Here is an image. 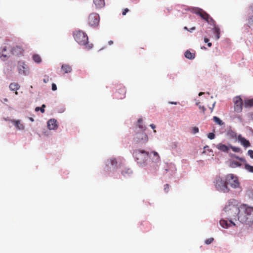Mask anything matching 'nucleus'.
Segmentation results:
<instances>
[{"mask_svg": "<svg viewBox=\"0 0 253 253\" xmlns=\"http://www.w3.org/2000/svg\"><path fill=\"white\" fill-rule=\"evenodd\" d=\"M30 120L32 122H33V121H34V119H33V118H31L30 119Z\"/></svg>", "mask_w": 253, "mask_h": 253, "instance_id": "obj_57", "label": "nucleus"}, {"mask_svg": "<svg viewBox=\"0 0 253 253\" xmlns=\"http://www.w3.org/2000/svg\"><path fill=\"white\" fill-rule=\"evenodd\" d=\"M230 148L232 149V150L233 152H235L238 153V152H241V148H239V147H234V146H230Z\"/></svg>", "mask_w": 253, "mask_h": 253, "instance_id": "obj_33", "label": "nucleus"}, {"mask_svg": "<svg viewBox=\"0 0 253 253\" xmlns=\"http://www.w3.org/2000/svg\"><path fill=\"white\" fill-rule=\"evenodd\" d=\"M23 49L19 46L14 47L12 49V53L16 56L21 55L23 53Z\"/></svg>", "mask_w": 253, "mask_h": 253, "instance_id": "obj_17", "label": "nucleus"}, {"mask_svg": "<svg viewBox=\"0 0 253 253\" xmlns=\"http://www.w3.org/2000/svg\"><path fill=\"white\" fill-rule=\"evenodd\" d=\"M209 40L208 38H205L204 39V42H209Z\"/></svg>", "mask_w": 253, "mask_h": 253, "instance_id": "obj_50", "label": "nucleus"}, {"mask_svg": "<svg viewBox=\"0 0 253 253\" xmlns=\"http://www.w3.org/2000/svg\"><path fill=\"white\" fill-rule=\"evenodd\" d=\"M213 120L215 123L220 126H222L223 125H224V123L222 122V121L216 116H214L213 117Z\"/></svg>", "mask_w": 253, "mask_h": 253, "instance_id": "obj_31", "label": "nucleus"}, {"mask_svg": "<svg viewBox=\"0 0 253 253\" xmlns=\"http://www.w3.org/2000/svg\"><path fill=\"white\" fill-rule=\"evenodd\" d=\"M150 126L152 128H153L154 129V132H156V130H155V128H156V126L154 124H151L150 125Z\"/></svg>", "mask_w": 253, "mask_h": 253, "instance_id": "obj_45", "label": "nucleus"}, {"mask_svg": "<svg viewBox=\"0 0 253 253\" xmlns=\"http://www.w3.org/2000/svg\"><path fill=\"white\" fill-rule=\"evenodd\" d=\"M226 136L230 139H236L237 140L238 135H237L236 132L230 129H228L226 133Z\"/></svg>", "mask_w": 253, "mask_h": 253, "instance_id": "obj_16", "label": "nucleus"}, {"mask_svg": "<svg viewBox=\"0 0 253 253\" xmlns=\"http://www.w3.org/2000/svg\"><path fill=\"white\" fill-rule=\"evenodd\" d=\"M171 104H176V102H170Z\"/></svg>", "mask_w": 253, "mask_h": 253, "instance_id": "obj_56", "label": "nucleus"}, {"mask_svg": "<svg viewBox=\"0 0 253 253\" xmlns=\"http://www.w3.org/2000/svg\"><path fill=\"white\" fill-rule=\"evenodd\" d=\"M122 173L123 174V175H125V173H124V171H123Z\"/></svg>", "mask_w": 253, "mask_h": 253, "instance_id": "obj_59", "label": "nucleus"}, {"mask_svg": "<svg viewBox=\"0 0 253 253\" xmlns=\"http://www.w3.org/2000/svg\"><path fill=\"white\" fill-rule=\"evenodd\" d=\"M18 71L19 74L27 75L29 73L28 68L23 62H19L18 63Z\"/></svg>", "mask_w": 253, "mask_h": 253, "instance_id": "obj_12", "label": "nucleus"}, {"mask_svg": "<svg viewBox=\"0 0 253 253\" xmlns=\"http://www.w3.org/2000/svg\"><path fill=\"white\" fill-rule=\"evenodd\" d=\"M143 120L142 119H139L137 121V126L139 128L141 129V131H145L146 127L143 126L142 124Z\"/></svg>", "mask_w": 253, "mask_h": 253, "instance_id": "obj_28", "label": "nucleus"}, {"mask_svg": "<svg viewBox=\"0 0 253 253\" xmlns=\"http://www.w3.org/2000/svg\"><path fill=\"white\" fill-rule=\"evenodd\" d=\"M226 180L228 182V184H229L233 188H237L240 187L238 178L233 174H227L226 175Z\"/></svg>", "mask_w": 253, "mask_h": 253, "instance_id": "obj_7", "label": "nucleus"}, {"mask_svg": "<svg viewBox=\"0 0 253 253\" xmlns=\"http://www.w3.org/2000/svg\"><path fill=\"white\" fill-rule=\"evenodd\" d=\"M52 89L53 91H55L57 89V86L55 84H52Z\"/></svg>", "mask_w": 253, "mask_h": 253, "instance_id": "obj_44", "label": "nucleus"}, {"mask_svg": "<svg viewBox=\"0 0 253 253\" xmlns=\"http://www.w3.org/2000/svg\"><path fill=\"white\" fill-rule=\"evenodd\" d=\"M110 163L113 166H116L117 164V160L115 159H111Z\"/></svg>", "mask_w": 253, "mask_h": 253, "instance_id": "obj_35", "label": "nucleus"}, {"mask_svg": "<svg viewBox=\"0 0 253 253\" xmlns=\"http://www.w3.org/2000/svg\"><path fill=\"white\" fill-rule=\"evenodd\" d=\"M248 11L251 14L249 15L247 19V25L249 28L253 27V3L248 7Z\"/></svg>", "mask_w": 253, "mask_h": 253, "instance_id": "obj_11", "label": "nucleus"}, {"mask_svg": "<svg viewBox=\"0 0 253 253\" xmlns=\"http://www.w3.org/2000/svg\"><path fill=\"white\" fill-rule=\"evenodd\" d=\"M73 36L74 39L79 44L85 45L88 49L92 47V44H88L87 43L88 37L84 32L82 31H77L74 32Z\"/></svg>", "mask_w": 253, "mask_h": 253, "instance_id": "obj_3", "label": "nucleus"}, {"mask_svg": "<svg viewBox=\"0 0 253 253\" xmlns=\"http://www.w3.org/2000/svg\"><path fill=\"white\" fill-rule=\"evenodd\" d=\"M203 94H204V92H200V93H199V96H201V95H202Z\"/></svg>", "mask_w": 253, "mask_h": 253, "instance_id": "obj_54", "label": "nucleus"}, {"mask_svg": "<svg viewBox=\"0 0 253 253\" xmlns=\"http://www.w3.org/2000/svg\"><path fill=\"white\" fill-rule=\"evenodd\" d=\"M49 80V77L48 76L45 75L43 79V82L44 83H47V82H48Z\"/></svg>", "mask_w": 253, "mask_h": 253, "instance_id": "obj_40", "label": "nucleus"}, {"mask_svg": "<svg viewBox=\"0 0 253 253\" xmlns=\"http://www.w3.org/2000/svg\"><path fill=\"white\" fill-rule=\"evenodd\" d=\"M239 221L244 224L251 225L253 224V207L246 204L240 205Z\"/></svg>", "mask_w": 253, "mask_h": 253, "instance_id": "obj_2", "label": "nucleus"}, {"mask_svg": "<svg viewBox=\"0 0 253 253\" xmlns=\"http://www.w3.org/2000/svg\"><path fill=\"white\" fill-rule=\"evenodd\" d=\"M235 200H230L228 204L224 208L222 214L226 218L229 220L221 219L220 220V225L224 228H228L231 226H235V224L233 222V220H236L239 217L240 213V206L238 207Z\"/></svg>", "mask_w": 253, "mask_h": 253, "instance_id": "obj_1", "label": "nucleus"}, {"mask_svg": "<svg viewBox=\"0 0 253 253\" xmlns=\"http://www.w3.org/2000/svg\"><path fill=\"white\" fill-rule=\"evenodd\" d=\"M131 172V171L129 169H128L127 170V171L126 172V173H130Z\"/></svg>", "mask_w": 253, "mask_h": 253, "instance_id": "obj_53", "label": "nucleus"}, {"mask_svg": "<svg viewBox=\"0 0 253 253\" xmlns=\"http://www.w3.org/2000/svg\"><path fill=\"white\" fill-rule=\"evenodd\" d=\"M32 58L33 60L37 63H40L42 62L41 57L38 54H34Z\"/></svg>", "mask_w": 253, "mask_h": 253, "instance_id": "obj_29", "label": "nucleus"}, {"mask_svg": "<svg viewBox=\"0 0 253 253\" xmlns=\"http://www.w3.org/2000/svg\"><path fill=\"white\" fill-rule=\"evenodd\" d=\"M47 126L49 129H56L58 127L57 121L54 119H50L47 122Z\"/></svg>", "mask_w": 253, "mask_h": 253, "instance_id": "obj_15", "label": "nucleus"}, {"mask_svg": "<svg viewBox=\"0 0 253 253\" xmlns=\"http://www.w3.org/2000/svg\"><path fill=\"white\" fill-rule=\"evenodd\" d=\"M0 58L1 60L4 61L8 58V56L6 54H4V52H1Z\"/></svg>", "mask_w": 253, "mask_h": 253, "instance_id": "obj_37", "label": "nucleus"}, {"mask_svg": "<svg viewBox=\"0 0 253 253\" xmlns=\"http://www.w3.org/2000/svg\"><path fill=\"white\" fill-rule=\"evenodd\" d=\"M136 133L134 137V140L137 143L144 144L147 142L148 137L147 134L145 131L138 132V130L136 129Z\"/></svg>", "mask_w": 253, "mask_h": 253, "instance_id": "obj_8", "label": "nucleus"}, {"mask_svg": "<svg viewBox=\"0 0 253 253\" xmlns=\"http://www.w3.org/2000/svg\"><path fill=\"white\" fill-rule=\"evenodd\" d=\"M42 109H41V112L42 113H44L45 112V110H44V108L45 107V105L44 104H43L42 106Z\"/></svg>", "mask_w": 253, "mask_h": 253, "instance_id": "obj_43", "label": "nucleus"}, {"mask_svg": "<svg viewBox=\"0 0 253 253\" xmlns=\"http://www.w3.org/2000/svg\"><path fill=\"white\" fill-rule=\"evenodd\" d=\"M212 44L211 42H208V45L209 47H211V46Z\"/></svg>", "mask_w": 253, "mask_h": 253, "instance_id": "obj_52", "label": "nucleus"}, {"mask_svg": "<svg viewBox=\"0 0 253 253\" xmlns=\"http://www.w3.org/2000/svg\"><path fill=\"white\" fill-rule=\"evenodd\" d=\"M194 13L199 15L203 19L206 21L211 25H214L215 21L206 11L201 8H196L194 9Z\"/></svg>", "mask_w": 253, "mask_h": 253, "instance_id": "obj_6", "label": "nucleus"}, {"mask_svg": "<svg viewBox=\"0 0 253 253\" xmlns=\"http://www.w3.org/2000/svg\"><path fill=\"white\" fill-rule=\"evenodd\" d=\"M234 110L237 113H240L243 109V100L240 96H236L234 98Z\"/></svg>", "mask_w": 253, "mask_h": 253, "instance_id": "obj_10", "label": "nucleus"}, {"mask_svg": "<svg viewBox=\"0 0 253 253\" xmlns=\"http://www.w3.org/2000/svg\"><path fill=\"white\" fill-rule=\"evenodd\" d=\"M216 147L219 150L224 152H227L229 150V148L228 146L222 143L217 144Z\"/></svg>", "mask_w": 253, "mask_h": 253, "instance_id": "obj_22", "label": "nucleus"}, {"mask_svg": "<svg viewBox=\"0 0 253 253\" xmlns=\"http://www.w3.org/2000/svg\"><path fill=\"white\" fill-rule=\"evenodd\" d=\"M133 157L140 165L144 164L149 156L148 152L141 149H136L133 152Z\"/></svg>", "mask_w": 253, "mask_h": 253, "instance_id": "obj_5", "label": "nucleus"}, {"mask_svg": "<svg viewBox=\"0 0 253 253\" xmlns=\"http://www.w3.org/2000/svg\"><path fill=\"white\" fill-rule=\"evenodd\" d=\"M99 16L97 13H91L88 17V24L89 26L93 27L97 26L99 23Z\"/></svg>", "mask_w": 253, "mask_h": 253, "instance_id": "obj_9", "label": "nucleus"}, {"mask_svg": "<svg viewBox=\"0 0 253 253\" xmlns=\"http://www.w3.org/2000/svg\"><path fill=\"white\" fill-rule=\"evenodd\" d=\"M185 57L189 59H193L195 57V54L191 53L189 50H187L184 53Z\"/></svg>", "mask_w": 253, "mask_h": 253, "instance_id": "obj_26", "label": "nucleus"}, {"mask_svg": "<svg viewBox=\"0 0 253 253\" xmlns=\"http://www.w3.org/2000/svg\"><path fill=\"white\" fill-rule=\"evenodd\" d=\"M108 44L111 45L113 44V41L112 40H110L108 42Z\"/></svg>", "mask_w": 253, "mask_h": 253, "instance_id": "obj_49", "label": "nucleus"}, {"mask_svg": "<svg viewBox=\"0 0 253 253\" xmlns=\"http://www.w3.org/2000/svg\"><path fill=\"white\" fill-rule=\"evenodd\" d=\"M196 105H198L199 106H200V105H199V103H196Z\"/></svg>", "mask_w": 253, "mask_h": 253, "instance_id": "obj_58", "label": "nucleus"}, {"mask_svg": "<svg viewBox=\"0 0 253 253\" xmlns=\"http://www.w3.org/2000/svg\"><path fill=\"white\" fill-rule=\"evenodd\" d=\"M61 70L64 74L69 73L72 71L71 67L68 64H63L61 66Z\"/></svg>", "mask_w": 253, "mask_h": 253, "instance_id": "obj_23", "label": "nucleus"}, {"mask_svg": "<svg viewBox=\"0 0 253 253\" xmlns=\"http://www.w3.org/2000/svg\"><path fill=\"white\" fill-rule=\"evenodd\" d=\"M244 106L246 108L253 107V98L251 99H246L244 100Z\"/></svg>", "mask_w": 253, "mask_h": 253, "instance_id": "obj_25", "label": "nucleus"}, {"mask_svg": "<svg viewBox=\"0 0 253 253\" xmlns=\"http://www.w3.org/2000/svg\"><path fill=\"white\" fill-rule=\"evenodd\" d=\"M214 240L213 238H210L205 240V243L207 245L211 244Z\"/></svg>", "mask_w": 253, "mask_h": 253, "instance_id": "obj_34", "label": "nucleus"}, {"mask_svg": "<svg viewBox=\"0 0 253 253\" xmlns=\"http://www.w3.org/2000/svg\"><path fill=\"white\" fill-rule=\"evenodd\" d=\"M241 166L242 164L241 163L234 160L231 161L230 163V166L233 168L241 167Z\"/></svg>", "mask_w": 253, "mask_h": 253, "instance_id": "obj_27", "label": "nucleus"}, {"mask_svg": "<svg viewBox=\"0 0 253 253\" xmlns=\"http://www.w3.org/2000/svg\"><path fill=\"white\" fill-rule=\"evenodd\" d=\"M237 140L240 142L242 145L244 147L247 148L251 146V143L249 140L243 137L241 134L238 135Z\"/></svg>", "mask_w": 253, "mask_h": 253, "instance_id": "obj_14", "label": "nucleus"}, {"mask_svg": "<svg viewBox=\"0 0 253 253\" xmlns=\"http://www.w3.org/2000/svg\"><path fill=\"white\" fill-rule=\"evenodd\" d=\"M184 29L185 30H186L189 31V30H188V28H187V27H184Z\"/></svg>", "mask_w": 253, "mask_h": 253, "instance_id": "obj_55", "label": "nucleus"}, {"mask_svg": "<svg viewBox=\"0 0 253 253\" xmlns=\"http://www.w3.org/2000/svg\"><path fill=\"white\" fill-rule=\"evenodd\" d=\"M248 155L250 156V157L252 159H253V150H249L248 151Z\"/></svg>", "mask_w": 253, "mask_h": 253, "instance_id": "obj_41", "label": "nucleus"}, {"mask_svg": "<svg viewBox=\"0 0 253 253\" xmlns=\"http://www.w3.org/2000/svg\"><path fill=\"white\" fill-rule=\"evenodd\" d=\"M199 132L198 127L195 126L192 128V132L193 134H195Z\"/></svg>", "mask_w": 253, "mask_h": 253, "instance_id": "obj_39", "label": "nucleus"}, {"mask_svg": "<svg viewBox=\"0 0 253 253\" xmlns=\"http://www.w3.org/2000/svg\"><path fill=\"white\" fill-rule=\"evenodd\" d=\"M9 87L11 90L15 91V94L16 95L18 94L17 90L20 88V85L16 83H12L10 84Z\"/></svg>", "mask_w": 253, "mask_h": 253, "instance_id": "obj_21", "label": "nucleus"}, {"mask_svg": "<svg viewBox=\"0 0 253 253\" xmlns=\"http://www.w3.org/2000/svg\"><path fill=\"white\" fill-rule=\"evenodd\" d=\"M170 186L169 184H166L164 185V191L166 193H168L169 191Z\"/></svg>", "mask_w": 253, "mask_h": 253, "instance_id": "obj_36", "label": "nucleus"}, {"mask_svg": "<svg viewBox=\"0 0 253 253\" xmlns=\"http://www.w3.org/2000/svg\"><path fill=\"white\" fill-rule=\"evenodd\" d=\"M11 122L14 125L16 128L19 130H23L24 128V126L23 124L21 123L20 121L19 120H11Z\"/></svg>", "mask_w": 253, "mask_h": 253, "instance_id": "obj_18", "label": "nucleus"}, {"mask_svg": "<svg viewBox=\"0 0 253 253\" xmlns=\"http://www.w3.org/2000/svg\"><path fill=\"white\" fill-rule=\"evenodd\" d=\"M128 11L129 9L127 8L124 9L122 12L123 15H125Z\"/></svg>", "mask_w": 253, "mask_h": 253, "instance_id": "obj_42", "label": "nucleus"}, {"mask_svg": "<svg viewBox=\"0 0 253 253\" xmlns=\"http://www.w3.org/2000/svg\"><path fill=\"white\" fill-rule=\"evenodd\" d=\"M213 26V31L216 34V39L218 40L220 38V28L215 25V22Z\"/></svg>", "mask_w": 253, "mask_h": 253, "instance_id": "obj_24", "label": "nucleus"}, {"mask_svg": "<svg viewBox=\"0 0 253 253\" xmlns=\"http://www.w3.org/2000/svg\"><path fill=\"white\" fill-rule=\"evenodd\" d=\"M152 153L153 154V161L155 163L158 162L160 159L159 154L155 151H153Z\"/></svg>", "mask_w": 253, "mask_h": 253, "instance_id": "obj_30", "label": "nucleus"}, {"mask_svg": "<svg viewBox=\"0 0 253 253\" xmlns=\"http://www.w3.org/2000/svg\"><path fill=\"white\" fill-rule=\"evenodd\" d=\"M233 157L235 158L240 160L241 162L245 163V169L248 170V171L253 173V166L250 165L246 163V161L244 158H240L238 156H236L235 155H233Z\"/></svg>", "mask_w": 253, "mask_h": 253, "instance_id": "obj_13", "label": "nucleus"}, {"mask_svg": "<svg viewBox=\"0 0 253 253\" xmlns=\"http://www.w3.org/2000/svg\"><path fill=\"white\" fill-rule=\"evenodd\" d=\"M93 1L97 8H101L105 6V0H93Z\"/></svg>", "mask_w": 253, "mask_h": 253, "instance_id": "obj_20", "label": "nucleus"}, {"mask_svg": "<svg viewBox=\"0 0 253 253\" xmlns=\"http://www.w3.org/2000/svg\"><path fill=\"white\" fill-rule=\"evenodd\" d=\"M247 196L253 200V189H249L246 192Z\"/></svg>", "mask_w": 253, "mask_h": 253, "instance_id": "obj_32", "label": "nucleus"}, {"mask_svg": "<svg viewBox=\"0 0 253 253\" xmlns=\"http://www.w3.org/2000/svg\"><path fill=\"white\" fill-rule=\"evenodd\" d=\"M6 50V47H3L2 49L1 52H4Z\"/></svg>", "mask_w": 253, "mask_h": 253, "instance_id": "obj_48", "label": "nucleus"}, {"mask_svg": "<svg viewBox=\"0 0 253 253\" xmlns=\"http://www.w3.org/2000/svg\"><path fill=\"white\" fill-rule=\"evenodd\" d=\"M195 30V27H192V28L190 29V30H189V31H190V32H191L192 30Z\"/></svg>", "mask_w": 253, "mask_h": 253, "instance_id": "obj_51", "label": "nucleus"}, {"mask_svg": "<svg viewBox=\"0 0 253 253\" xmlns=\"http://www.w3.org/2000/svg\"><path fill=\"white\" fill-rule=\"evenodd\" d=\"M119 91L118 92V95H117V97L118 99H123L125 97L126 94V89L125 87L123 86H121L119 88Z\"/></svg>", "mask_w": 253, "mask_h": 253, "instance_id": "obj_19", "label": "nucleus"}, {"mask_svg": "<svg viewBox=\"0 0 253 253\" xmlns=\"http://www.w3.org/2000/svg\"><path fill=\"white\" fill-rule=\"evenodd\" d=\"M41 109H42V107H37L35 108V111L38 112V111H41Z\"/></svg>", "mask_w": 253, "mask_h": 253, "instance_id": "obj_47", "label": "nucleus"}, {"mask_svg": "<svg viewBox=\"0 0 253 253\" xmlns=\"http://www.w3.org/2000/svg\"><path fill=\"white\" fill-rule=\"evenodd\" d=\"M215 188L218 191L228 193L230 191V189L228 187V182L226 180V177L225 178L220 176H217L213 181Z\"/></svg>", "mask_w": 253, "mask_h": 253, "instance_id": "obj_4", "label": "nucleus"}, {"mask_svg": "<svg viewBox=\"0 0 253 253\" xmlns=\"http://www.w3.org/2000/svg\"><path fill=\"white\" fill-rule=\"evenodd\" d=\"M199 108L200 109H202L203 113H205V112L206 111V108L204 107V106H199Z\"/></svg>", "mask_w": 253, "mask_h": 253, "instance_id": "obj_46", "label": "nucleus"}, {"mask_svg": "<svg viewBox=\"0 0 253 253\" xmlns=\"http://www.w3.org/2000/svg\"><path fill=\"white\" fill-rule=\"evenodd\" d=\"M208 137L210 139H213L215 137V134L212 132H211L208 134Z\"/></svg>", "mask_w": 253, "mask_h": 253, "instance_id": "obj_38", "label": "nucleus"}]
</instances>
